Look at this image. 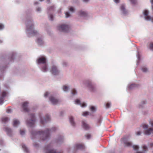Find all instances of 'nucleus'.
I'll list each match as a JSON object with an SVG mask.
<instances>
[{
	"instance_id": "obj_1",
	"label": "nucleus",
	"mask_w": 153,
	"mask_h": 153,
	"mask_svg": "<svg viewBox=\"0 0 153 153\" xmlns=\"http://www.w3.org/2000/svg\"><path fill=\"white\" fill-rule=\"evenodd\" d=\"M46 60L45 57L44 56H42L39 58L37 60L38 64L42 63L44 64V66L42 68V70L43 71H46L47 69V65L46 64Z\"/></svg>"
},
{
	"instance_id": "obj_2",
	"label": "nucleus",
	"mask_w": 153,
	"mask_h": 153,
	"mask_svg": "<svg viewBox=\"0 0 153 153\" xmlns=\"http://www.w3.org/2000/svg\"><path fill=\"white\" fill-rule=\"evenodd\" d=\"M149 123L151 124L152 128H150L145 131L144 133L146 135H149L153 133V121L151 120L149 121Z\"/></svg>"
},
{
	"instance_id": "obj_3",
	"label": "nucleus",
	"mask_w": 153,
	"mask_h": 153,
	"mask_svg": "<svg viewBox=\"0 0 153 153\" xmlns=\"http://www.w3.org/2000/svg\"><path fill=\"white\" fill-rule=\"evenodd\" d=\"M45 150L46 153H60L56 152L55 150L53 149L52 147L50 146H47Z\"/></svg>"
},
{
	"instance_id": "obj_4",
	"label": "nucleus",
	"mask_w": 153,
	"mask_h": 153,
	"mask_svg": "<svg viewBox=\"0 0 153 153\" xmlns=\"http://www.w3.org/2000/svg\"><path fill=\"white\" fill-rule=\"evenodd\" d=\"M58 29L63 31H66L68 28V26L65 25H61L58 27Z\"/></svg>"
},
{
	"instance_id": "obj_5",
	"label": "nucleus",
	"mask_w": 153,
	"mask_h": 153,
	"mask_svg": "<svg viewBox=\"0 0 153 153\" xmlns=\"http://www.w3.org/2000/svg\"><path fill=\"white\" fill-rule=\"evenodd\" d=\"M35 119L34 118V116L33 115H32L31 116V119L30 121L27 122V124L29 125L32 126L34 124L35 122Z\"/></svg>"
},
{
	"instance_id": "obj_6",
	"label": "nucleus",
	"mask_w": 153,
	"mask_h": 153,
	"mask_svg": "<svg viewBox=\"0 0 153 153\" xmlns=\"http://www.w3.org/2000/svg\"><path fill=\"white\" fill-rule=\"evenodd\" d=\"M144 14L145 16V19H146L148 20H152V22H153V18H152L148 15V12L147 10H146L144 11Z\"/></svg>"
},
{
	"instance_id": "obj_7",
	"label": "nucleus",
	"mask_w": 153,
	"mask_h": 153,
	"mask_svg": "<svg viewBox=\"0 0 153 153\" xmlns=\"http://www.w3.org/2000/svg\"><path fill=\"white\" fill-rule=\"evenodd\" d=\"M122 140L124 142V143L126 146H130L132 145L131 143L127 141L126 138H123L122 139Z\"/></svg>"
},
{
	"instance_id": "obj_8",
	"label": "nucleus",
	"mask_w": 153,
	"mask_h": 153,
	"mask_svg": "<svg viewBox=\"0 0 153 153\" xmlns=\"http://www.w3.org/2000/svg\"><path fill=\"white\" fill-rule=\"evenodd\" d=\"M52 74L53 75H56L58 73V70H57L56 66H53L51 70Z\"/></svg>"
},
{
	"instance_id": "obj_9",
	"label": "nucleus",
	"mask_w": 153,
	"mask_h": 153,
	"mask_svg": "<svg viewBox=\"0 0 153 153\" xmlns=\"http://www.w3.org/2000/svg\"><path fill=\"white\" fill-rule=\"evenodd\" d=\"M28 102H25L23 103L22 105V108L24 111L25 112L28 111V108H27V105Z\"/></svg>"
},
{
	"instance_id": "obj_10",
	"label": "nucleus",
	"mask_w": 153,
	"mask_h": 153,
	"mask_svg": "<svg viewBox=\"0 0 153 153\" xmlns=\"http://www.w3.org/2000/svg\"><path fill=\"white\" fill-rule=\"evenodd\" d=\"M75 103L76 104H80L82 107H84L86 106V104L85 103H81L80 100L78 99L76 100L75 101Z\"/></svg>"
},
{
	"instance_id": "obj_11",
	"label": "nucleus",
	"mask_w": 153,
	"mask_h": 153,
	"mask_svg": "<svg viewBox=\"0 0 153 153\" xmlns=\"http://www.w3.org/2000/svg\"><path fill=\"white\" fill-rule=\"evenodd\" d=\"M50 100L51 102L53 104H57L58 102V100L56 99H55L53 97L50 98Z\"/></svg>"
},
{
	"instance_id": "obj_12",
	"label": "nucleus",
	"mask_w": 153,
	"mask_h": 153,
	"mask_svg": "<svg viewBox=\"0 0 153 153\" xmlns=\"http://www.w3.org/2000/svg\"><path fill=\"white\" fill-rule=\"evenodd\" d=\"M82 126L83 128L85 129H88L89 128V126L85 122L82 121Z\"/></svg>"
},
{
	"instance_id": "obj_13",
	"label": "nucleus",
	"mask_w": 153,
	"mask_h": 153,
	"mask_svg": "<svg viewBox=\"0 0 153 153\" xmlns=\"http://www.w3.org/2000/svg\"><path fill=\"white\" fill-rule=\"evenodd\" d=\"M7 93L5 91H4L2 94V98L0 99V104H2L3 102V99L4 97H5Z\"/></svg>"
},
{
	"instance_id": "obj_14",
	"label": "nucleus",
	"mask_w": 153,
	"mask_h": 153,
	"mask_svg": "<svg viewBox=\"0 0 153 153\" xmlns=\"http://www.w3.org/2000/svg\"><path fill=\"white\" fill-rule=\"evenodd\" d=\"M19 123V121L17 120H15L13 121V125L14 126H17Z\"/></svg>"
},
{
	"instance_id": "obj_15",
	"label": "nucleus",
	"mask_w": 153,
	"mask_h": 153,
	"mask_svg": "<svg viewBox=\"0 0 153 153\" xmlns=\"http://www.w3.org/2000/svg\"><path fill=\"white\" fill-rule=\"evenodd\" d=\"M77 149H83L84 148V146L82 144H79L76 145Z\"/></svg>"
},
{
	"instance_id": "obj_16",
	"label": "nucleus",
	"mask_w": 153,
	"mask_h": 153,
	"mask_svg": "<svg viewBox=\"0 0 153 153\" xmlns=\"http://www.w3.org/2000/svg\"><path fill=\"white\" fill-rule=\"evenodd\" d=\"M86 14V13L85 12L80 11L79 13V15L80 16H85Z\"/></svg>"
},
{
	"instance_id": "obj_17",
	"label": "nucleus",
	"mask_w": 153,
	"mask_h": 153,
	"mask_svg": "<svg viewBox=\"0 0 153 153\" xmlns=\"http://www.w3.org/2000/svg\"><path fill=\"white\" fill-rule=\"evenodd\" d=\"M70 120L71 124L73 126H74V123L73 121V118L72 117H70Z\"/></svg>"
},
{
	"instance_id": "obj_18",
	"label": "nucleus",
	"mask_w": 153,
	"mask_h": 153,
	"mask_svg": "<svg viewBox=\"0 0 153 153\" xmlns=\"http://www.w3.org/2000/svg\"><path fill=\"white\" fill-rule=\"evenodd\" d=\"M9 120L8 118L7 117H4L2 119V121L3 122H5L8 121Z\"/></svg>"
},
{
	"instance_id": "obj_19",
	"label": "nucleus",
	"mask_w": 153,
	"mask_h": 153,
	"mask_svg": "<svg viewBox=\"0 0 153 153\" xmlns=\"http://www.w3.org/2000/svg\"><path fill=\"white\" fill-rule=\"evenodd\" d=\"M22 148L25 151L27 152H28V149H27V147H26L25 146V145H23L22 146Z\"/></svg>"
},
{
	"instance_id": "obj_20",
	"label": "nucleus",
	"mask_w": 153,
	"mask_h": 153,
	"mask_svg": "<svg viewBox=\"0 0 153 153\" xmlns=\"http://www.w3.org/2000/svg\"><path fill=\"white\" fill-rule=\"evenodd\" d=\"M68 89V87L66 85H64L63 86V89L64 91H66Z\"/></svg>"
},
{
	"instance_id": "obj_21",
	"label": "nucleus",
	"mask_w": 153,
	"mask_h": 153,
	"mask_svg": "<svg viewBox=\"0 0 153 153\" xmlns=\"http://www.w3.org/2000/svg\"><path fill=\"white\" fill-rule=\"evenodd\" d=\"M121 10L123 11V12L124 13H125V9L123 5H122L121 7Z\"/></svg>"
},
{
	"instance_id": "obj_22",
	"label": "nucleus",
	"mask_w": 153,
	"mask_h": 153,
	"mask_svg": "<svg viewBox=\"0 0 153 153\" xmlns=\"http://www.w3.org/2000/svg\"><path fill=\"white\" fill-rule=\"evenodd\" d=\"M133 147V149L135 150H137L139 148V146L137 145H134Z\"/></svg>"
},
{
	"instance_id": "obj_23",
	"label": "nucleus",
	"mask_w": 153,
	"mask_h": 153,
	"mask_svg": "<svg viewBox=\"0 0 153 153\" xmlns=\"http://www.w3.org/2000/svg\"><path fill=\"white\" fill-rule=\"evenodd\" d=\"M91 110L92 111H94L96 109L94 107L91 106L90 107Z\"/></svg>"
},
{
	"instance_id": "obj_24",
	"label": "nucleus",
	"mask_w": 153,
	"mask_h": 153,
	"mask_svg": "<svg viewBox=\"0 0 153 153\" xmlns=\"http://www.w3.org/2000/svg\"><path fill=\"white\" fill-rule=\"evenodd\" d=\"M54 9V7H51L48 10V13H49L51 11H53Z\"/></svg>"
},
{
	"instance_id": "obj_25",
	"label": "nucleus",
	"mask_w": 153,
	"mask_h": 153,
	"mask_svg": "<svg viewBox=\"0 0 153 153\" xmlns=\"http://www.w3.org/2000/svg\"><path fill=\"white\" fill-rule=\"evenodd\" d=\"M142 148L143 150L144 151H146L147 149V146L144 145L143 146Z\"/></svg>"
},
{
	"instance_id": "obj_26",
	"label": "nucleus",
	"mask_w": 153,
	"mask_h": 153,
	"mask_svg": "<svg viewBox=\"0 0 153 153\" xmlns=\"http://www.w3.org/2000/svg\"><path fill=\"white\" fill-rule=\"evenodd\" d=\"M152 50H153V43H151L149 47Z\"/></svg>"
},
{
	"instance_id": "obj_27",
	"label": "nucleus",
	"mask_w": 153,
	"mask_h": 153,
	"mask_svg": "<svg viewBox=\"0 0 153 153\" xmlns=\"http://www.w3.org/2000/svg\"><path fill=\"white\" fill-rule=\"evenodd\" d=\"M88 112L87 111H85L83 113L82 115L83 116H86L88 115Z\"/></svg>"
},
{
	"instance_id": "obj_28",
	"label": "nucleus",
	"mask_w": 153,
	"mask_h": 153,
	"mask_svg": "<svg viewBox=\"0 0 153 153\" xmlns=\"http://www.w3.org/2000/svg\"><path fill=\"white\" fill-rule=\"evenodd\" d=\"M148 126L146 124H143V127L144 129L147 128H148Z\"/></svg>"
},
{
	"instance_id": "obj_29",
	"label": "nucleus",
	"mask_w": 153,
	"mask_h": 153,
	"mask_svg": "<svg viewBox=\"0 0 153 153\" xmlns=\"http://www.w3.org/2000/svg\"><path fill=\"white\" fill-rule=\"evenodd\" d=\"M76 93V91L74 89H73L72 90V94H75Z\"/></svg>"
},
{
	"instance_id": "obj_30",
	"label": "nucleus",
	"mask_w": 153,
	"mask_h": 153,
	"mask_svg": "<svg viewBox=\"0 0 153 153\" xmlns=\"http://www.w3.org/2000/svg\"><path fill=\"white\" fill-rule=\"evenodd\" d=\"M147 70V68L145 67H143L142 68V70L143 72H146Z\"/></svg>"
},
{
	"instance_id": "obj_31",
	"label": "nucleus",
	"mask_w": 153,
	"mask_h": 153,
	"mask_svg": "<svg viewBox=\"0 0 153 153\" xmlns=\"http://www.w3.org/2000/svg\"><path fill=\"white\" fill-rule=\"evenodd\" d=\"M69 10L71 12H73L74 9L73 7H71L69 8Z\"/></svg>"
},
{
	"instance_id": "obj_32",
	"label": "nucleus",
	"mask_w": 153,
	"mask_h": 153,
	"mask_svg": "<svg viewBox=\"0 0 153 153\" xmlns=\"http://www.w3.org/2000/svg\"><path fill=\"white\" fill-rule=\"evenodd\" d=\"M25 133V131L24 130H21L20 131V134L21 135H23Z\"/></svg>"
},
{
	"instance_id": "obj_33",
	"label": "nucleus",
	"mask_w": 153,
	"mask_h": 153,
	"mask_svg": "<svg viewBox=\"0 0 153 153\" xmlns=\"http://www.w3.org/2000/svg\"><path fill=\"white\" fill-rule=\"evenodd\" d=\"M11 110L10 108H8L7 109L6 111L7 112L9 113L11 112Z\"/></svg>"
},
{
	"instance_id": "obj_34",
	"label": "nucleus",
	"mask_w": 153,
	"mask_h": 153,
	"mask_svg": "<svg viewBox=\"0 0 153 153\" xmlns=\"http://www.w3.org/2000/svg\"><path fill=\"white\" fill-rule=\"evenodd\" d=\"M86 137L87 139H89L91 137V135L90 134H88L86 135Z\"/></svg>"
},
{
	"instance_id": "obj_35",
	"label": "nucleus",
	"mask_w": 153,
	"mask_h": 153,
	"mask_svg": "<svg viewBox=\"0 0 153 153\" xmlns=\"http://www.w3.org/2000/svg\"><path fill=\"white\" fill-rule=\"evenodd\" d=\"M65 16L66 17H68L70 16V14L68 12H66L65 13Z\"/></svg>"
},
{
	"instance_id": "obj_36",
	"label": "nucleus",
	"mask_w": 153,
	"mask_h": 153,
	"mask_svg": "<svg viewBox=\"0 0 153 153\" xmlns=\"http://www.w3.org/2000/svg\"><path fill=\"white\" fill-rule=\"evenodd\" d=\"M110 104L109 102H107L106 104V107L107 108L110 106Z\"/></svg>"
},
{
	"instance_id": "obj_37",
	"label": "nucleus",
	"mask_w": 153,
	"mask_h": 153,
	"mask_svg": "<svg viewBox=\"0 0 153 153\" xmlns=\"http://www.w3.org/2000/svg\"><path fill=\"white\" fill-rule=\"evenodd\" d=\"M49 17H50V20H53V16L52 15L50 14V16H49Z\"/></svg>"
},
{
	"instance_id": "obj_38",
	"label": "nucleus",
	"mask_w": 153,
	"mask_h": 153,
	"mask_svg": "<svg viewBox=\"0 0 153 153\" xmlns=\"http://www.w3.org/2000/svg\"><path fill=\"white\" fill-rule=\"evenodd\" d=\"M4 27L3 25L2 24H0V30H1Z\"/></svg>"
},
{
	"instance_id": "obj_39",
	"label": "nucleus",
	"mask_w": 153,
	"mask_h": 153,
	"mask_svg": "<svg viewBox=\"0 0 153 153\" xmlns=\"http://www.w3.org/2000/svg\"><path fill=\"white\" fill-rule=\"evenodd\" d=\"M39 133V134L41 133L43 135H45V133L43 131H40Z\"/></svg>"
},
{
	"instance_id": "obj_40",
	"label": "nucleus",
	"mask_w": 153,
	"mask_h": 153,
	"mask_svg": "<svg viewBox=\"0 0 153 153\" xmlns=\"http://www.w3.org/2000/svg\"><path fill=\"white\" fill-rule=\"evenodd\" d=\"M50 119L49 116H47L46 117V119L45 120L46 121L49 120Z\"/></svg>"
},
{
	"instance_id": "obj_41",
	"label": "nucleus",
	"mask_w": 153,
	"mask_h": 153,
	"mask_svg": "<svg viewBox=\"0 0 153 153\" xmlns=\"http://www.w3.org/2000/svg\"><path fill=\"white\" fill-rule=\"evenodd\" d=\"M48 92H46L44 94V96L45 97H47L48 95Z\"/></svg>"
},
{
	"instance_id": "obj_42",
	"label": "nucleus",
	"mask_w": 153,
	"mask_h": 153,
	"mask_svg": "<svg viewBox=\"0 0 153 153\" xmlns=\"http://www.w3.org/2000/svg\"><path fill=\"white\" fill-rule=\"evenodd\" d=\"M136 134L137 135H139L140 134L141 132L140 131H138L137 132Z\"/></svg>"
},
{
	"instance_id": "obj_43",
	"label": "nucleus",
	"mask_w": 153,
	"mask_h": 153,
	"mask_svg": "<svg viewBox=\"0 0 153 153\" xmlns=\"http://www.w3.org/2000/svg\"><path fill=\"white\" fill-rule=\"evenodd\" d=\"M114 1L116 3H118L119 1V0H114Z\"/></svg>"
},
{
	"instance_id": "obj_44",
	"label": "nucleus",
	"mask_w": 153,
	"mask_h": 153,
	"mask_svg": "<svg viewBox=\"0 0 153 153\" xmlns=\"http://www.w3.org/2000/svg\"><path fill=\"white\" fill-rule=\"evenodd\" d=\"M151 3L152 4V9L153 10V0H151Z\"/></svg>"
},
{
	"instance_id": "obj_45",
	"label": "nucleus",
	"mask_w": 153,
	"mask_h": 153,
	"mask_svg": "<svg viewBox=\"0 0 153 153\" xmlns=\"http://www.w3.org/2000/svg\"><path fill=\"white\" fill-rule=\"evenodd\" d=\"M41 123H42V124H43L44 123V122H43V121L42 120V119H41Z\"/></svg>"
},
{
	"instance_id": "obj_46",
	"label": "nucleus",
	"mask_w": 153,
	"mask_h": 153,
	"mask_svg": "<svg viewBox=\"0 0 153 153\" xmlns=\"http://www.w3.org/2000/svg\"><path fill=\"white\" fill-rule=\"evenodd\" d=\"M37 10L38 11H39L40 10V9L39 8H37Z\"/></svg>"
},
{
	"instance_id": "obj_47",
	"label": "nucleus",
	"mask_w": 153,
	"mask_h": 153,
	"mask_svg": "<svg viewBox=\"0 0 153 153\" xmlns=\"http://www.w3.org/2000/svg\"><path fill=\"white\" fill-rule=\"evenodd\" d=\"M83 1H84V2H87L88 1H89V0H83Z\"/></svg>"
},
{
	"instance_id": "obj_48",
	"label": "nucleus",
	"mask_w": 153,
	"mask_h": 153,
	"mask_svg": "<svg viewBox=\"0 0 153 153\" xmlns=\"http://www.w3.org/2000/svg\"><path fill=\"white\" fill-rule=\"evenodd\" d=\"M150 146H151L152 147L153 146V143H151L150 144Z\"/></svg>"
},
{
	"instance_id": "obj_49",
	"label": "nucleus",
	"mask_w": 153,
	"mask_h": 153,
	"mask_svg": "<svg viewBox=\"0 0 153 153\" xmlns=\"http://www.w3.org/2000/svg\"><path fill=\"white\" fill-rule=\"evenodd\" d=\"M9 129L7 128V129H6V131H9Z\"/></svg>"
},
{
	"instance_id": "obj_50",
	"label": "nucleus",
	"mask_w": 153,
	"mask_h": 153,
	"mask_svg": "<svg viewBox=\"0 0 153 153\" xmlns=\"http://www.w3.org/2000/svg\"><path fill=\"white\" fill-rule=\"evenodd\" d=\"M137 153H143L142 152H138Z\"/></svg>"
},
{
	"instance_id": "obj_51",
	"label": "nucleus",
	"mask_w": 153,
	"mask_h": 153,
	"mask_svg": "<svg viewBox=\"0 0 153 153\" xmlns=\"http://www.w3.org/2000/svg\"><path fill=\"white\" fill-rule=\"evenodd\" d=\"M134 85V84H132V85H131V86H133V85Z\"/></svg>"
},
{
	"instance_id": "obj_52",
	"label": "nucleus",
	"mask_w": 153,
	"mask_h": 153,
	"mask_svg": "<svg viewBox=\"0 0 153 153\" xmlns=\"http://www.w3.org/2000/svg\"><path fill=\"white\" fill-rule=\"evenodd\" d=\"M1 42H2V41H0V43H1Z\"/></svg>"
},
{
	"instance_id": "obj_53",
	"label": "nucleus",
	"mask_w": 153,
	"mask_h": 153,
	"mask_svg": "<svg viewBox=\"0 0 153 153\" xmlns=\"http://www.w3.org/2000/svg\"><path fill=\"white\" fill-rule=\"evenodd\" d=\"M131 1L132 2H133V0H131Z\"/></svg>"
},
{
	"instance_id": "obj_54",
	"label": "nucleus",
	"mask_w": 153,
	"mask_h": 153,
	"mask_svg": "<svg viewBox=\"0 0 153 153\" xmlns=\"http://www.w3.org/2000/svg\"><path fill=\"white\" fill-rule=\"evenodd\" d=\"M38 4V3H35V4Z\"/></svg>"
},
{
	"instance_id": "obj_55",
	"label": "nucleus",
	"mask_w": 153,
	"mask_h": 153,
	"mask_svg": "<svg viewBox=\"0 0 153 153\" xmlns=\"http://www.w3.org/2000/svg\"><path fill=\"white\" fill-rule=\"evenodd\" d=\"M38 42H39V40H38Z\"/></svg>"
}]
</instances>
